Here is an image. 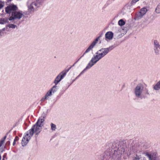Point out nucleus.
<instances>
[{
  "label": "nucleus",
  "mask_w": 160,
  "mask_h": 160,
  "mask_svg": "<svg viewBox=\"0 0 160 160\" xmlns=\"http://www.w3.org/2000/svg\"><path fill=\"white\" fill-rule=\"evenodd\" d=\"M44 117H40L36 124L27 131L22 140L21 144L23 147L25 146L28 144L34 133L38 135L40 132L41 127L44 125Z\"/></svg>",
  "instance_id": "f257e3e1"
},
{
  "label": "nucleus",
  "mask_w": 160,
  "mask_h": 160,
  "mask_svg": "<svg viewBox=\"0 0 160 160\" xmlns=\"http://www.w3.org/2000/svg\"><path fill=\"white\" fill-rule=\"evenodd\" d=\"M134 93L138 99H142L145 98L146 95H149V92L148 88H144L143 85L141 83L138 84L135 87Z\"/></svg>",
  "instance_id": "f03ea898"
},
{
  "label": "nucleus",
  "mask_w": 160,
  "mask_h": 160,
  "mask_svg": "<svg viewBox=\"0 0 160 160\" xmlns=\"http://www.w3.org/2000/svg\"><path fill=\"white\" fill-rule=\"evenodd\" d=\"M113 48L112 46L109 47L108 48H102L98 50L96 54H97L102 59L106 55L108 52Z\"/></svg>",
  "instance_id": "7ed1b4c3"
},
{
  "label": "nucleus",
  "mask_w": 160,
  "mask_h": 160,
  "mask_svg": "<svg viewBox=\"0 0 160 160\" xmlns=\"http://www.w3.org/2000/svg\"><path fill=\"white\" fill-rule=\"evenodd\" d=\"M101 59L97 54H95L93 56L91 60L88 64L87 68H91Z\"/></svg>",
  "instance_id": "20e7f679"
},
{
  "label": "nucleus",
  "mask_w": 160,
  "mask_h": 160,
  "mask_svg": "<svg viewBox=\"0 0 160 160\" xmlns=\"http://www.w3.org/2000/svg\"><path fill=\"white\" fill-rule=\"evenodd\" d=\"M99 38L100 37H98L92 42L89 45V47L86 50L82 55L80 58H81L82 57H83L85 54L89 52L90 51L92 50V49L95 46L96 44L97 43L98 40L99 39Z\"/></svg>",
  "instance_id": "39448f33"
},
{
  "label": "nucleus",
  "mask_w": 160,
  "mask_h": 160,
  "mask_svg": "<svg viewBox=\"0 0 160 160\" xmlns=\"http://www.w3.org/2000/svg\"><path fill=\"white\" fill-rule=\"evenodd\" d=\"M23 14L22 13L16 11H13L12 12V16L9 18L10 21L14 19H20L22 16Z\"/></svg>",
  "instance_id": "423d86ee"
},
{
  "label": "nucleus",
  "mask_w": 160,
  "mask_h": 160,
  "mask_svg": "<svg viewBox=\"0 0 160 160\" xmlns=\"http://www.w3.org/2000/svg\"><path fill=\"white\" fill-rule=\"evenodd\" d=\"M153 48L154 52L157 55L160 54V45L159 42L157 40L153 41Z\"/></svg>",
  "instance_id": "0eeeda50"
},
{
  "label": "nucleus",
  "mask_w": 160,
  "mask_h": 160,
  "mask_svg": "<svg viewBox=\"0 0 160 160\" xmlns=\"http://www.w3.org/2000/svg\"><path fill=\"white\" fill-rule=\"evenodd\" d=\"M122 30V29L121 28L115 27V28L113 35L116 38H118L121 37L122 35L121 32Z\"/></svg>",
  "instance_id": "6e6552de"
},
{
  "label": "nucleus",
  "mask_w": 160,
  "mask_h": 160,
  "mask_svg": "<svg viewBox=\"0 0 160 160\" xmlns=\"http://www.w3.org/2000/svg\"><path fill=\"white\" fill-rule=\"evenodd\" d=\"M112 157L115 159L117 160L119 159L122 154L121 151L120 149L114 150Z\"/></svg>",
  "instance_id": "1a4fd4ad"
},
{
  "label": "nucleus",
  "mask_w": 160,
  "mask_h": 160,
  "mask_svg": "<svg viewBox=\"0 0 160 160\" xmlns=\"http://www.w3.org/2000/svg\"><path fill=\"white\" fill-rule=\"evenodd\" d=\"M65 77L64 74L61 72L55 78L54 81V83L57 85Z\"/></svg>",
  "instance_id": "9d476101"
},
{
  "label": "nucleus",
  "mask_w": 160,
  "mask_h": 160,
  "mask_svg": "<svg viewBox=\"0 0 160 160\" xmlns=\"http://www.w3.org/2000/svg\"><path fill=\"white\" fill-rule=\"evenodd\" d=\"M40 4L36 2H32L30 5H28V8L29 10L36 9L38 7H39Z\"/></svg>",
  "instance_id": "9b49d317"
},
{
  "label": "nucleus",
  "mask_w": 160,
  "mask_h": 160,
  "mask_svg": "<svg viewBox=\"0 0 160 160\" xmlns=\"http://www.w3.org/2000/svg\"><path fill=\"white\" fill-rule=\"evenodd\" d=\"M147 11H139L136 13V18L137 19H139L146 13Z\"/></svg>",
  "instance_id": "f8f14e48"
},
{
  "label": "nucleus",
  "mask_w": 160,
  "mask_h": 160,
  "mask_svg": "<svg viewBox=\"0 0 160 160\" xmlns=\"http://www.w3.org/2000/svg\"><path fill=\"white\" fill-rule=\"evenodd\" d=\"M113 36V33L112 32H108L105 34V38L108 40L112 39Z\"/></svg>",
  "instance_id": "ddd939ff"
},
{
  "label": "nucleus",
  "mask_w": 160,
  "mask_h": 160,
  "mask_svg": "<svg viewBox=\"0 0 160 160\" xmlns=\"http://www.w3.org/2000/svg\"><path fill=\"white\" fill-rule=\"evenodd\" d=\"M17 9L16 5L12 4L6 7L5 10H17Z\"/></svg>",
  "instance_id": "4468645a"
},
{
  "label": "nucleus",
  "mask_w": 160,
  "mask_h": 160,
  "mask_svg": "<svg viewBox=\"0 0 160 160\" xmlns=\"http://www.w3.org/2000/svg\"><path fill=\"white\" fill-rule=\"evenodd\" d=\"M153 89L156 91H159L160 89V79L159 81L153 85Z\"/></svg>",
  "instance_id": "2eb2a0df"
},
{
  "label": "nucleus",
  "mask_w": 160,
  "mask_h": 160,
  "mask_svg": "<svg viewBox=\"0 0 160 160\" xmlns=\"http://www.w3.org/2000/svg\"><path fill=\"white\" fill-rule=\"evenodd\" d=\"M123 9L125 10H128V9H133L134 10L135 8H132V6L130 5L129 4H127L123 7Z\"/></svg>",
  "instance_id": "dca6fc26"
},
{
  "label": "nucleus",
  "mask_w": 160,
  "mask_h": 160,
  "mask_svg": "<svg viewBox=\"0 0 160 160\" xmlns=\"http://www.w3.org/2000/svg\"><path fill=\"white\" fill-rule=\"evenodd\" d=\"M57 89V85L55 84V85L53 86L50 90L51 91V92L53 93L55 92Z\"/></svg>",
  "instance_id": "f3484780"
},
{
  "label": "nucleus",
  "mask_w": 160,
  "mask_h": 160,
  "mask_svg": "<svg viewBox=\"0 0 160 160\" xmlns=\"http://www.w3.org/2000/svg\"><path fill=\"white\" fill-rule=\"evenodd\" d=\"M6 138V136H5L3 138H2L0 140V148L2 146Z\"/></svg>",
  "instance_id": "a211bd4d"
},
{
  "label": "nucleus",
  "mask_w": 160,
  "mask_h": 160,
  "mask_svg": "<svg viewBox=\"0 0 160 160\" xmlns=\"http://www.w3.org/2000/svg\"><path fill=\"white\" fill-rule=\"evenodd\" d=\"M147 156L149 158V160H154V156L151 154L147 153L146 154Z\"/></svg>",
  "instance_id": "6ab92c4d"
},
{
  "label": "nucleus",
  "mask_w": 160,
  "mask_h": 160,
  "mask_svg": "<svg viewBox=\"0 0 160 160\" xmlns=\"http://www.w3.org/2000/svg\"><path fill=\"white\" fill-rule=\"evenodd\" d=\"M8 22V19L5 18H2L0 19V23L2 24H4Z\"/></svg>",
  "instance_id": "aec40b11"
},
{
  "label": "nucleus",
  "mask_w": 160,
  "mask_h": 160,
  "mask_svg": "<svg viewBox=\"0 0 160 160\" xmlns=\"http://www.w3.org/2000/svg\"><path fill=\"white\" fill-rule=\"evenodd\" d=\"M118 24L119 26H122L125 24V22L122 19H121L118 21Z\"/></svg>",
  "instance_id": "412c9836"
},
{
  "label": "nucleus",
  "mask_w": 160,
  "mask_h": 160,
  "mask_svg": "<svg viewBox=\"0 0 160 160\" xmlns=\"http://www.w3.org/2000/svg\"><path fill=\"white\" fill-rule=\"evenodd\" d=\"M51 128L52 130L55 131L56 129V126L55 124L52 123L51 124Z\"/></svg>",
  "instance_id": "4be33fe9"
},
{
  "label": "nucleus",
  "mask_w": 160,
  "mask_h": 160,
  "mask_svg": "<svg viewBox=\"0 0 160 160\" xmlns=\"http://www.w3.org/2000/svg\"><path fill=\"white\" fill-rule=\"evenodd\" d=\"M52 95V92L51 91L49 90L45 95V96L46 97V98H48L49 96H51Z\"/></svg>",
  "instance_id": "5701e85b"
},
{
  "label": "nucleus",
  "mask_w": 160,
  "mask_h": 160,
  "mask_svg": "<svg viewBox=\"0 0 160 160\" xmlns=\"http://www.w3.org/2000/svg\"><path fill=\"white\" fill-rule=\"evenodd\" d=\"M72 67H70L68 70H65L62 71L61 72L64 74V75L65 76L67 74V73L70 70V69Z\"/></svg>",
  "instance_id": "b1692460"
},
{
  "label": "nucleus",
  "mask_w": 160,
  "mask_h": 160,
  "mask_svg": "<svg viewBox=\"0 0 160 160\" xmlns=\"http://www.w3.org/2000/svg\"><path fill=\"white\" fill-rule=\"evenodd\" d=\"M7 27L9 28H15L17 27V26L13 24H9L7 25Z\"/></svg>",
  "instance_id": "393cba45"
},
{
  "label": "nucleus",
  "mask_w": 160,
  "mask_h": 160,
  "mask_svg": "<svg viewBox=\"0 0 160 160\" xmlns=\"http://www.w3.org/2000/svg\"><path fill=\"white\" fill-rule=\"evenodd\" d=\"M75 80V79H73L72 80V81L71 82H68V85L67 87V88L66 89H67Z\"/></svg>",
  "instance_id": "a878e982"
},
{
  "label": "nucleus",
  "mask_w": 160,
  "mask_h": 160,
  "mask_svg": "<svg viewBox=\"0 0 160 160\" xmlns=\"http://www.w3.org/2000/svg\"><path fill=\"white\" fill-rule=\"evenodd\" d=\"M5 5V3L4 2L0 1V9L2 8Z\"/></svg>",
  "instance_id": "bb28decb"
},
{
  "label": "nucleus",
  "mask_w": 160,
  "mask_h": 160,
  "mask_svg": "<svg viewBox=\"0 0 160 160\" xmlns=\"http://www.w3.org/2000/svg\"><path fill=\"white\" fill-rule=\"evenodd\" d=\"M19 140V138L17 137H16L15 139H14L13 142V145L14 146L16 144V142Z\"/></svg>",
  "instance_id": "cd10ccee"
},
{
  "label": "nucleus",
  "mask_w": 160,
  "mask_h": 160,
  "mask_svg": "<svg viewBox=\"0 0 160 160\" xmlns=\"http://www.w3.org/2000/svg\"><path fill=\"white\" fill-rule=\"evenodd\" d=\"M87 67H88V65H87V66H86V68L80 73V74H82L83 73H84V71H86V70L89 69L90 68H87Z\"/></svg>",
  "instance_id": "c85d7f7f"
},
{
  "label": "nucleus",
  "mask_w": 160,
  "mask_h": 160,
  "mask_svg": "<svg viewBox=\"0 0 160 160\" xmlns=\"http://www.w3.org/2000/svg\"><path fill=\"white\" fill-rule=\"evenodd\" d=\"M155 10H160V3L157 5Z\"/></svg>",
  "instance_id": "c756f323"
},
{
  "label": "nucleus",
  "mask_w": 160,
  "mask_h": 160,
  "mask_svg": "<svg viewBox=\"0 0 160 160\" xmlns=\"http://www.w3.org/2000/svg\"><path fill=\"white\" fill-rule=\"evenodd\" d=\"M139 1V0H132L131 2V4H132L133 3H135Z\"/></svg>",
  "instance_id": "7c9ffc66"
},
{
  "label": "nucleus",
  "mask_w": 160,
  "mask_h": 160,
  "mask_svg": "<svg viewBox=\"0 0 160 160\" xmlns=\"http://www.w3.org/2000/svg\"><path fill=\"white\" fill-rule=\"evenodd\" d=\"M140 10H148L147 9V8L146 7H143L142 8H141Z\"/></svg>",
  "instance_id": "2f4dec72"
},
{
  "label": "nucleus",
  "mask_w": 160,
  "mask_h": 160,
  "mask_svg": "<svg viewBox=\"0 0 160 160\" xmlns=\"http://www.w3.org/2000/svg\"><path fill=\"white\" fill-rule=\"evenodd\" d=\"M48 98H46V97L45 96V97L44 98H42L41 100V101L42 102H43V101H44V100H45V99H47Z\"/></svg>",
  "instance_id": "473e14b6"
},
{
  "label": "nucleus",
  "mask_w": 160,
  "mask_h": 160,
  "mask_svg": "<svg viewBox=\"0 0 160 160\" xmlns=\"http://www.w3.org/2000/svg\"><path fill=\"white\" fill-rule=\"evenodd\" d=\"M5 11V12H6L7 13H11V11Z\"/></svg>",
  "instance_id": "72a5a7b5"
},
{
  "label": "nucleus",
  "mask_w": 160,
  "mask_h": 160,
  "mask_svg": "<svg viewBox=\"0 0 160 160\" xmlns=\"http://www.w3.org/2000/svg\"><path fill=\"white\" fill-rule=\"evenodd\" d=\"M155 12L156 13H160V11H155Z\"/></svg>",
  "instance_id": "f704fd0d"
},
{
  "label": "nucleus",
  "mask_w": 160,
  "mask_h": 160,
  "mask_svg": "<svg viewBox=\"0 0 160 160\" xmlns=\"http://www.w3.org/2000/svg\"><path fill=\"white\" fill-rule=\"evenodd\" d=\"M6 154H7L6 153H5L3 156V158H5V157H6Z\"/></svg>",
  "instance_id": "c9c22d12"
},
{
  "label": "nucleus",
  "mask_w": 160,
  "mask_h": 160,
  "mask_svg": "<svg viewBox=\"0 0 160 160\" xmlns=\"http://www.w3.org/2000/svg\"><path fill=\"white\" fill-rule=\"evenodd\" d=\"M77 62H78V61H77V62H76L75 63H74L73 64V65L72 66H71V67H73V66H74L75 64Z\"/></svg>",
  "instance_id": "e433bc0d"
},
{
  "label": "nucleus",
  "mask_w": 160,
  "mask_h": 160,
  "mask_svg": "<svg viewBox=\"0 0 160 160\" xmlns=\"http://www.w3.org/2000/svg\"><path fill=\"white\" fill-rule=\"evenodd\" d=\"M1 155H0V160H1Z\"/></svg>",
  "instance_id": "4c0bfd02"
},
{
  "label": "nucleus",
  "mask_w": 160,
  "mask_h": 160,
  "mask_svg": "<svg viewBox=\"0 0 160 160\" xmlns=\"http://www.w3.org/2000/svg\"><path fill=\"white\" fill-rule=\"evenodd\" d=\"M81 74H80L78 76V77H79Z\"/></svg>",
  "instance_id": "58836bf2"
},
{
  "label": "nucleus",
  "mask_w": 160,
  "mask_h": 160,
  "mask_svg": "<svg viewBox=\"0 0 160 160\" xmlns=\"http://www.w3.org/2000/svg\"><path fill=\"white\" fill-rule=\"evenodd\" d=\"M78 77V76H77V77L76 78H75V79L76 80V79H77Z\"/></svg>",
  "instance_id": "ea45409f"
},
{
  "label": "nucleus",
  "mask_w": 160,
  "mask_h": 160,
  "mask_svg": "<svg viewBox=\"0 0 160 160\" xmlns=\"http://www.w3.org/2000/svg\"><path fill=\"white\" fill-rule=\"evenodd\" d=\"M2 160H5V159L4 158H3Z\"/></svg>",
  "instance_id": "a19ab883"
},
{
  "label": "nucleus",
  "mask_w": 160,
  "mask_h": 160,
  "mask_svg": "<svg viewBox=\"0 0 160 160\" xmlns=\"http://www.w3.org/2000/svg\"><path fill=\"white\" fill-rule=\"evenodd\" d=\"M5 29V28H3V30H4Z\"/></svg>",
  "instance_id": "79ce46f5"
}]
</instances>
